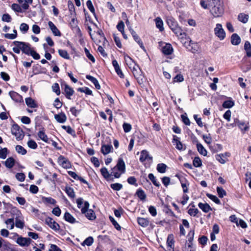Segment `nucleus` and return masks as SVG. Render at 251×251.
Segmentation results:
<instances>
[{"label": "nucleus", "mask_w": 251, "mask_h": 251, "mask_svg": "<svg viewBox=\"0 0 251 251\" xmlns=\"http://www.w3.org/2000/svg\"><path fill=\"white\" fill-rule=\"evenodd\" d=\"M127 58L128 59L126 58V65H128V68L133 73L138 83L140 85L143 84L145 79L141 70L134 62L132 61L130 57L127 56Z\"/></svg>", "instance_id": "1"}, {"label": "nucleus", "mask_w": 251, "mask_h": 251, "mask_svg": "<svg viewBox=\"0 0 251 251\" xmlns=\"http://www.w3.org/2000/svg\"><path fill=\"white\" fill-rule=\"evenodd\" d=\"M166 23L172 31L179 38L183 39L186 36L181 28L178 26L176 21L172 17H168L166 19Z\"/></svg>", "instance_id": "2"}, {"label": "nucleus", "mask_w": 251, "mask_h": 251, "mask_svg": "<svg viewBox=\"0 0 251 251\" xmlns=\"http://www.w3.org/2000/svg\"><path fill=\"white\" fill-rule=\"evenodd\" d=\"M125 168V162L123 158H120L118 160L117 165L111 169L110 175L116 178L120 177L124 173Z\"/></svg>", "instance_id": "3"}, {"label": "nucleus", "mask_w": 251, "mask_h": 251, "mask_svg": "<svg viewBox=\"0 0 251 251\" xmlns=\"http://www.w3.org/2000/svg\"><path fill=\"white\" fill-rule=\"evenodd\" d=\"M13 44L14 45L13 50L16 53L19 54L20 50H22L23 53L27 55L31 49L29 44L25 42L15 41Z\"/></svg>", "instance_id": "4"}, {"label": "nucleus", "mask_w": 251, "mask_h": 251, "mask_svg": "<svg viewBox=\"0 0 251 251\" xmlns=\"http://www.w3.org/2000/svg\"><path fill=\"white\" fill-rule=\"evenodd\" d=\"M208 8L210 9V12L214 17H220L224 13L223 2L214 4L213 5H208Z\"/></svg>", "instance_id": "5"}, {"label": "nucleus", "mask_w": 251, "mask_h": 251, "mask_svg": "<svg viewBox=\"0 0 251 251\" xmlns=\"http://www.w3.org/2000/svg\"><path fill=\"white\" fill-rule=\"evenodd\" d=\"M215 34L220 40H223L226 37V32L220 24H216V27L214 28Z\"/></svg>", "instance_id": "6"}, {"label": "nucleus", "mask_w": 251, "mask_h": 251, "mask_svg": "<svg viewBox=\"0 0 251 251\" xmlns=\"http://www.w3.org/2000/svg\"><path fill=\"white\" fill-rule=\"evenodd\" d=\"M241 69L244 73H246L251 70V60H248L246 57H244L242 61Z\"/></svg>", "instance_id": "7"}, {"label": "nucleus", "mask_w": 251, "mask_h": 251, "mask_svg": "<svg viewBox=\"0 0 251 251\" xmlns=\"http://www.w3.org/2000/svg\"><path fill=\"white\" fill-rule=\"evenodd\" d=\"M45 223L52 229L57 231L59 229L60 226L58 223L55 222L51 218L48 217L45 219Z\"/></svg>", "instance_id": "8"}, {"label": "nucleus", "mask_w": 251, "mask_h": 251, "mask_svg": "<svg viewBox=\"0 0 251 251\" xmlns=\"http://www.w3.org/2000/svg\"><path fill=\"white\" fill-rule=\"evenodd\" d=\"M222 2V0H201L200 5L203 8L206 9L208 8V5H213Z\"/></svg>", "instance_id": "9"}, {"label": "nucleus", "mask_w": 251, "mask_h": 251, "mask_svg": "<svg viewBox=\"0 0 251 251\" xmlns=\"http://www.w3.org/2000/svg\"><path fill=\"white\" fill-rule=\"evenodd\" d=\"M58 162L64 168L68 169L71 167V164L69 160L62 155L59 156Z\"/></svg>", "instance_id": "10"}, {"label": "nucleus", "mask_w": 251, "mask_h": 251, "mask_svg": "<svg viewBox=\"0 0 251 251\" xmlns=\"http://www.w3.org/2000/svg\"><path fill=\"white\" fill-rule=\"evenodd\" d=\"M31 240L29 238L19 237L17 238L16 243L21 247H28L31 243Z\"/></svg>", "instance_id": "11"}, {"label": "nucleus", "mask_w": 251, "mask_h": 251, "mask_svg": "<svg viewBox=\"0 0 251 251\" xmlns=\"http://www.w3.org/2000/svg\"><path fill=\"white\" fill-rule=\"evenodd\" d=\"M139 160L142 163H144L146 160H149L150 161V163H151L152 161V157L150 155L149 153L147 151L143 150L141 151Z\"/></svg>", "instance_id": "12"}, {"label": "nucleus", "mask_w": 251, "mask_h": 251, "mask_svg": "<svg viewBox=\"0 0 251 251\" xmlns=\"http://www.w3.org/2000/svg\"><path fill=\"white\" fill-rule=\"evenodd\" d=\"M173 143L176 146V148L179 151L185 150L186 149V146L183 145L182 143L179 141V139L176 135H173Z\"/></svg>", "instance_id": "13"}, {"label": "nucleus", "mask_w": 251, "mask_h": 251, "mask_svg": "<svg viewBox=\"0 0 251 251\" xmlns=\"http://www.w3.org/2000/svg\"><path fill=\"white\" fill-rule=\"evenodd\" d=\"M9 95L11 98L16 102L20 103L24 101L22 96L16 92L10 91Z\"/></svg>", "instance_id": "14"}, {"label": "nucleus", "mask_w": 251, "mask_h": 251, "mask_svg": "<svg viewBox=\"0 0 251 251\" xmlns=\"http://www.w3.org/2000/svg\"><path fill=\"white\" fill-rule=\"evenodd\" d=\"M129 30L132 35L133 38H134V40L139 44L140 47L144 49V46L143 42H142L141 40L140 39V37L138 36V35L136 34V32L134 31L133 29H132L131 27H129Z\"/></svg>", "instance_id": "15"}, {"label": "nucleus", "mask_w": 251, "mask_h": 251, "mask_svg": "<svg viewBox=\"0 0 251 251\" xmlns=\"http://www.w3.org/2000/svg\"><path fill=\"white\" fill-rule=\"evenodd\" d=\"M48 25L51 30L53 34L55 36H61V33L55 25L51 21H49L48 23Z\"/></svg>", "instance_id": "16"}, {"label": "nucleus", "mask_w": 251, "mask_h": 251, "mask_svg": "<svg viewBox=\"0 0 251 251\" xmlns=\"http://www.w3.org/2000/svg\"><path fill=\"white\" fill-rule=\"evenodd\" d=\"M54 118L59 123H64L67 120V116L63 112L59 113L54 115Z\"/></svg>", "instance_id": "17"}, {"label": "nucleus", "mask_w": 251, "mask_h": 251, "mask_svg": "<svg viewBox=\"0 0 251 251\" xmlns=\"http://www.w3.org/2000/svg\"><path fill=\"white\" fill-rule=\"evenodd\" d=\"M137 221L138 224L143 227H147L150 223L149 219L142 217H138Z\"/></svg>", "instance_id": "18"}, {"label": "nucleus", "mask_w": 251, "mask_h": 251, "mask_svg": "<svg viewBox=\"0 0 251 251\" xmlns=\"http://www.w3.org/2000/svg\"><path fill=\"white\" fill-rule=\"evenodd\" d=\"M64 91L65 93V96L68 99L70 100L71 97L73 95L74 93V91L68 85L65 84H64Z\"/></svg>", "instance_id": "19"}, {"label": "nucleus", "mask_w": 251, "mask_h": 251, "mask_svg": "<svg viewBox=\"0 0 251 251\" xmlns=\"http://www.w3.org/2000/svg\"><path fill=\"white\" fill-rule=\"evenodd\" d=\"M162 52L165 55H170L173 51V49L170 44H166L162 48Z\"/></svg>", "instance_id": "20"}, {"label": "nucleus", "mask_w": 251, "mask_h": 251, "mask_svg": "<svg viewBox=\"0 0 251 251\" xmlns=\"http://www.w3.org/2000/svg\"><path fill=\"white\" fill-rule=\"evenodd\" d=\"M25 102L27 106L29 107L33 108L38 107V104L36 101L30 97L25 98Z\"/></svg>", "instance_id": "21"}, {"label": "nucleus", "mask_w": 251, "mask_h": 251, "mask_svg": "<svg viewBox=\"0 0 251 251\" xmlns=\"http://www.w3.org/2000/svg\"><path fill=\"white\" fill-rule=\"evenodd\" d=\"M83 214H85L86 217L89 220L93 221L96 218L95 213L92 209H87Z\"/></svg>", "instance_id": "22"}, {"label": "nucleus", "mask_w": 251, "mask_h": 251, "mask_svg": "<svg viewBox=\"0 0 251 251\" xmlns=\"http://www.w3.org/2000/svg\"><path fill=\"white\" fill-rule=\"evenodd\" d=\"M135 195L142 201H145L147 195L145 192L141 188L137 189Z\"/></svg>", "instance_id": "23"}, {"label": "nucleus", "mask_w": 251, "mask_h": 251, "mask_svg": "<svg viewBox=\"0 0 251 251\" xmlns=\"http://www.w3.org/2000/svg\"><path fill=\"white\" fill-rule=\"evenodd\" d=\"M231 43L233 45H238L241 43V38L236 33H233L231 36Z\"/></svg>", "instance_id": "24"}, {"label": "nucleus", "mask_w": 251, "mask_h": 251, "mask_svg": "<svg viewBox=\"0 0 251 251\" xmlns=\"http://www.w3.org/2000/svg\"><path fill=\"white\" fill-rule=\"evenodd\" d=\"M28 210L34 214V215L38 217L39 219L43 220V213H41L39 211V210L35 208V207H33L31 205H30L28 207Z\"/></svg>", "instance_id": "25"}, {"label": "nucleus", "mask_w": 251, "mask_h": 251, "mask_svg": "<svg viewBox=\"0 0 251 251\" xmlns=\"http://www.w3.org/2000/svg\"><path fill=\"white\" fill-rule=\"evenodd\" d=\"M113 150L111 145H102L101 148V151L104 154L106 155L110 153Z\"/></svg>", "instance_id": "26"}, {"label": "nucleus", "mask_w": 251, "mask_h": 251, "mask_svg": "<svg viewBox=\"0 0 251 251\" xmlns=\"http://www.w3.org/2000/svg\"><path fill=\"white\" fill-rule=\"evenodd\" d=\"M3 163L6 168L11 169L15 165V160L13 157H10L4 161Z\"/></svg>", "instance_id": "27"}, {"label": "nucleus", "mask_w": 251, "mask_h": 251, "mask_svg": "<svg viewBox=\"0 0 251 251\" xmlns=\"http://www.w3.org/2000/svg\"><path fill=\"white\" fill-rule=\"evenodd\" d=\"M199 207L202 210L204 213H207L210 210H212L210 206L207 203L200 202L198 204Z\"/></svg>", "instance_id": "28"}, {"label": "nucleus", "mask_w": 251, "mask_h": 251, "mask_svg": "<svg viewBox=\"0 0 251 251\" xmlns=\"http://www.w3.org/2000/svg\"><path fill=\"white\" fill-rule=\"evenodd\" d=\"M1 251H18L15 249L13 248L12 247V245L8 242L5 241L4 244H3L2 249H1Z\"/></svg>", "instance_id": "29"}, {"label": "nucleus", "mask_w": 251, "mask_h": 251, "mask_svg": "<svg viewBox=\"0 0 251 251\" xmlns=\"http://www.w3.org/2000/svg\"><path fill=\"white\" fill-rule=\"evenodd\" d=\"M86 78L90 80L94 84L97 89H100V86L99 84L98 80L95 77L90 75H87L86 76Z\"/></svg>", "instance_id": "30"}, {"label": "nucleus", "mask_w": 251, "mask_h": 251, "mask_svg": "<svg viewBox=\"0 0 251 251\" xmlns=\"http://www.w3.org/2000/svg\"><path fill=\"white\" fill-rule=\"evenodd\" d=\"M244 50L246 52V55L248 57H251V44L248 41L245 42L244 44Z\"/></svg>", "instance_id": "31"}, {"label": "nucleus", "mask_w": 251, "mask_h": 251, "mask_svg": "<svg viewBox=\"0 0 251 251\" xmlns=\"http://www.w3.org/2000/svg\"><path fill=\"white\" fill-rule=\"evenodd\" d=\"M64 219L68 222L74 224L76 222L75 219L69 212H66L64 215Z\"/></svg>", "instance_id": "32"}, {"label": "nucleus", "mask_w": 251, "mask_h": 251, "mask_svg": "<svg viewBox=\"0 0 251 251\" xmlns=\"http://www.w3.org/2000/svg\"><path fill=\"white\" fill-rule=\"evenodd\" d=\"M67 195L71 198H74L75 197V193L73 188L67 186L64 189Z\"/></svg>", "instance_id": "33"}, {"label": "nucleus", "mask_w": 251, "mask_h": 251, "mask_svg": "<svg viewBox=\"0 0 251 251\" xmlns=\"http://www.w3.org/2000/svg\"><path fill=\"white\" fill-rule=\"evenodd\" d=\"M216 159L221 164H225L227 161V158L223 153L217 154L215 155Z\"/></svg>", "instance_id": "34"}, {"label": "nucleus", "mask_w": 251, "mask_h": 251, "mask_svg": "<svg viewBox=\"0 0 251 251\" xmlns=\"http://www.w3.org/2000/svg\"><path fill=\"white\" fill-rule=\"evenodd\" d=\"M197 148L198 151L203 156L207 155V151L201 143L198 142L197 143Z\"/></svg>", "instance_id": "35"}, {"label": "nucleus", "mask_w": 251, "mask_h": 251, "mask_svg": "<svg viewBox=\"0 0 251 251\" xmlns=\"http://www.w3.org/2000/svg\"><path fill=\"white\" fill-rule=\"evenodd\" d=\"M156 26L160 31L164 30L163 22L160 17H157L155 19Z\"/></svg>", "instance_id": "36"}, {"label": "nucleus", "mask_w": 251, "mask_h": 251, "mask_svg": "<svg viewBox=\"0 0 251 251\" xmlns=\"http://www.w3.org/2000/svg\"><path fill=\"white\" fill-rule=\"evenodd\" d=\"M38 136L43 141L49 143V138L43 130H40L38 132Z\"/></svg>", "instance_id": "37"}, {"label": "nucleus", "mask_w": 251, "mask_h": 251, "mask_svg": "<svg viewBox=\"0 0 251 251\" xmlns=\"http://www.w3.org/2000/svg\"><path fill=\"white\" fill-rule=\"evenodd\" d=\"M238 19L241 22L245 24L248 21L249 15L244 13H240L238 16Z\"/></svg>", "instance_id": "38"}, {"label": "nucleus", "mask_w": 251, "mask_h": 251, "mask_svg": "<svg viewBox=\"0 0 251 251\" xmlns=\"http://www.w3.org/2000/svg\"><path fill=\"white\" fill-rule=\"evenodd\" d=\"M124 28L125 24L123 21H121L117 25V28L119 31H120L122 33L123 37L124 38H126V34L124 31Z\"/></svg>", "instance_id": "39"}, {"label": "nucleus", "mask_w": 251, "mask_h": 251, "mask_svg": "<svg viewBox=\"0 0 251 251\" xmlns=\"http://www.w3.org/2000/svg\"><path fill=\"white\" fill-rule=\"evenodd\" d=\"M174 236L173 234H169L167 237V243L169 247L171 248H174Z\"/></svg>", "instance_id": "40"}, {"label": "nucleus", "mask_w": 251, "mask_h": 251, "mask_svg": "<svg viewBox=\"0 0 251 251\" xmlns=\"http://www.w3.org/2000/svg\"><path fill=\"white\" fill-rule=\"evenodd\" d=\"M8 154V151L6 148H1L0 147V158L5 159Z\"/></svg>", "instance_id": "41"}, {"label": "nucleus", "mask_w": 251, "mask_h": 251, "mask_svg": "<svg viewBox=\"0 0 251 251\" xmlns=\"http://www.w3.org/2000/svg\"><path fill=\"white\" fill-rule=\"evenodd\" d=\"M167 165L164 163H159L157 165L156 169L160 173H164L166 171Z\"/></svg>", "instance_id": "42"}, {"label": "nucleus", "mask_w": 251, "mask_h": 251, "mask_svg": "<svg viewBox=\"0 0 251 251\" xmlns=\"http://www.w3.org/2000/svg\"><path fill=\"white\" fill-rule=\"evenodd\" d=\"M100 172L102 176L105 179H109L110 177L112 176L111 175H110V173L108 171L107 169L105 167H103L100 169Z\"/></svg>", "instance_id": "43"}, {"label": "nucleus", "mask_w": 251, "mask_h": 251, "mask_svg": "<svg viewBox=\"0 0 251 251\" xmlns=\"http://www.w3.org/2000/svg\"><path fill=\"white\" fill-rule=\"evenodd\" d=\"M234 105V102L231 100H226L222 104L223 107L225 108H230L232 107Z\"/></svg>", "instance_id": "44"}, {"label": "nucleus", "mask_w": 251, "mask_h": 251, "mask_svg": "<svg viewBox=\"0 0 251 251\" xmlns=\"http://www.w3.org/2000/svg\"><path fill=\"white\" fill-rule=\"evenodd\" d=\"M180 183L183 189V193H187L188 192V186L189 185L188 181L187 179H185V181L181 180Z\"/></svg>", "instance_id": "45"}, {"label": "nucleus", "mask_w": 251, "mask_h": 251, "mask_svg": "<svg viewBox=\"0 0 251 251\" xmlns=\"http://www.w3.org/2000/svg\"><path fill=\"white\" fill-rule=\"evenodd\" d=\"M148 177L152 182L153 185H154L156 187H159L160 186L159 182L157 181L156 177L154 176L153 174H149L148 175Z\"/></svg>", "instance_id": "46"}, {"label": "nucleus", "mask_w": 251, "mask_h": 251, "mask_svg": "<svg viewBox=\"0 0 251 251\" xmlns=\"http://www.w3.org/2000/svg\"><path fill=\"white\" fill-rule=\"evenodd\" d=\"M5 223L7 226V227L10 229H12L14 227V221L13 218L7 219L5 221Z\"/></svg>", "instance_id": "47"}, {"label": "nucleus", "mask_w": 251, "mask_h": 251, "mask_svg": "<svg viewBox=\"0 0 251 251\" xmlns=\"http://www.w3.org/2000/svg\"><path fill=\"white\" fill-rule=\"evenodd\" d=\"M193 164L195 167H200L202 165L201 160L198 156L195 157L193 161Z\"/></svg>", "instance_id": "48"}, {"label": "nucleus", "mask_w": 251, "mask_h": 251, "mask_svg": "<svg viewBox=\"0 0 251 251\" xmlns=\"http://www.w3.org/2000/svg\"><path fill=\"white\" fill-rule=\"evenodd\" d=\"M16 151L22 155H25L26 153V151L23 147L20 145H17L15 147Z\"/></svg>", "instance_id": "49"}, {"label": "nucleus", "mask_w": 251, "mask_h": 251, "mask_svg": "<svg viewBox=\"0 0 251 251\" xmlns=\"http://www.w3.org/2000/svg\"><path fill=\"white\" fill-rule=\"evenodd\" d=\"M206 196L216 204H219L221 203L220 200L216 196L207 193L206 194Z\"/></svg>", "instance_id": "50"}, {"label": "nucleus", "mask_w": 251, "mask_h": 251, "mask_svg": "<svg viewBox=\"0 0 251 251\" xmlns=\"http://www.w3.org/2000/svg\"><path fill=\"white\" fill-rule=\"evenodd\" d=\"M239 128L243 131L245 132L248 130L249 127L247 126L245 122L241 121L238 124Z\"/></svg>", "instance_id": "51"}, {"label": "nucleus", "mask_w": 251, "mask_h": 251, "mask_svg": "<svg viewBox=\"0 0 251 251\" xmlns=\"http://www.w3.org/2000/svg\"><path fill=\"white\" fill-rule=\"evenodd\" d=\"M52 90L57 96L60 94V90L59 84L57 83H55L52 85Z\"/></svg>", "instance_id": "52"}, {"label": "nucleus", "mask_w": 251, "mask_h": 251, "mask_svg": "<svg viewBox=\"0 0 251 251\" xmlns=\"http://www.w3.org/2000/svg\"><path fill=\"white\" fill-rule=\"evenodd\" d=\"M27 145L29 148L33 150L36 149L38 147L37 144L35 141L32 139H30L28 141Z\"/></svg>", "instance_id": "53"}, {"label": "nucleus", "mask_w": 251, "mask_h": 251, "mask_svg": "<svg viewBox=\"0 0 251 251\" xmlns=\"http://www.w3.org/2000/svg\"><path fill=\"white\" fill-rule=\"evenodd\" d=\"M217 192L219 197L220 198H223L225 196H226V191L223 188L220 187H217Z\"/></svg>", "instance_id": "54"}, {"label": "nucleus", "mask_w": 251, "mask_h": 251, "mask_svg": "<svg viewBox=\"0 0 251 251\" xmlns=\"http://www.w3.org/2000/svg\"><path fill=\"white\" fill-rule=\"evenodd\" d=\"M33 0H25L22 4V7L23 9L26 10L28 9L29 6V4H32Z\"/></svg>", "instance_id": "55"}, {"label": "nucleus", "mask_w": 251, "mask_h": 251, "mask_svg": "<svg viewBox=\"0 0 251 251\" xmlns=\"http://www.w3.org/2000/svg\"><path fill=\"white\" fill-rule=\"evenodd\" d=\"M28 55H31L32 56V57L35 59H39L40 58V55L37 53L34 50H32L31 49H30L29 51L28 52V53L27 54Z\"/></svg>", "instance_id": "56"}, {"label": "nucleus", "mask_w": 251, "mask_h": 251, "mask_svg": "<svg viewBox=\"0 0 251 251\" xmlns=\"http://www.w3.org/2000/svg\"><path fill=\"white\" fill-rule=\"evenodd\" d=\"M194 234H195L194 230H191L189 232V233L187 235V238H188L187 241L189 242L188 244L193 243L192 242L194 240Z\"/></svg>", "instance_id": "57"}, {"label": "nucleus", "mask_w": 251, "mask_h": 251, "mask_svg": "<svg viewBox=\"0 0 251 251\" xmlns=\"http://www.w3.org/2000/svg\"><path fill=\"white\" fill-rule=\"evenodd\" d=\"M59 54L63 58L65 59H69L70 56L67 51L65 50H58Z\"/></svg>", "instance_id": "58"}, {"label": "nucleus", "mask_w": 251, "mask_h": 251, "mask_svg": "<svg viewBox=\"0 0 251 251\" xmlns=\"http://www.w3.org/2000/svg\"><path fill=\"white\" fill-rule=\"evenodd\" d=\"M86 5L89 10L95 15V8L93 5L92 2L91 0H88L86 2Z\"/></svg>", "instance_id": "59"}, {"label": "nucleus", "mask_w": 251, "mask_h": 251, "mask_svg": "<svg viewBox=\"0 0 251 251\" xmlns=\"http://www.w3.org/2000/svg\"><path fill=\"white\" fill-rule=\"evenodd\" d=\"M77 90L79 92L84 93L87 95H91L92 94V91L87 87L79 88Z\"/></svg>", "instance_id": "60"}, {"label": "nucleus", "mask_w": 251, "mask_h": 251, "mask_svg": "<svg viewBox=\"0 0 251 251\" xmlns=\"http://www.w3.org/2000/svg\"><path fill=\"white\" fill-rule=\"evenodd\" d=\"M12 9L18 12H22V7L20 5L17 3H13L11 5Z\"/></svg>", "instance_id": "61"}, {"label": "nucleus", "mask_w": 251, "mask_h": 251, "mask_svg": "<svg viewBox=\"0 0 251 251\" xmlns=\"http://www.w3.org/2000/svg\"><path fill=\"white\" fill-rule=\"evenodd\" d=\"M24 222L23 221L21 220L18 218H16L15 221V226L19 228L22 229L24 226Z\"/></svg>", "instance_id": "62"}, {"label": "nucleus", "mask_w": 251, "mask_h": 251, "mask_svg": "<svg viewBox=\"0 0 251 251\" xmlns=\"http://www.w3.org/2000/svg\"><path fill=\"white\" fill-rule=\"evenodd\" d=\"M94 242V239L92 237H88V238H87L83 242V245H86L88 246H90L91 245H92V244Z\"/></svg>", "instance_id": "63"}, {"label": "nucleus", "mask_w": 251, "mask_h": 251, "mask_svg": "<svg viewBox=\"0 0 251 251\" xmlns=\"http://www.w3.org/2000/svg\"><path fill=\"white\" fill-rule=\"evenodd\" d=\"M199 212V211L197 208H190L188 211V213L190 216H193V217H195Z\"/></svg>", "instance_id": "64"}]
</instances>
